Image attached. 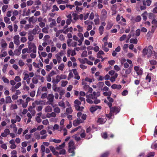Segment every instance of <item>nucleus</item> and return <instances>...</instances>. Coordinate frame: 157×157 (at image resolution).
I'll return each mask as SVG.
<instances>
[{
    "label": "nucleus",
    "mask_w": 157,
    "mask_h": 157,
    "mask_svg": "<svg viewBox=\"0 0 157 157\" xmlns=\"http://www.w3.org/2000/svg\"><path fill=\"white\" fill-rule=\"evenodd\" d=\"M152 49L153 47L151 45L149 46L147 49L144 48L142 52L143 56H145L147 55L148 58L150 57L152 54Z\"/></svg>",
    "instance_id": "1"
},
{
    "label": "nucleus",
    "mask_w": 157,
    "mask_h": 157,
    "mask_svg": "<svg viewBox=\"0 0 157 157\" xmlns=\"http://www.w3.org/2000/svg\"><path fill=\"white\" fill-rule=\"evenodd\" d=\"M28 49L29 52L33 53L36 52V47L34 43H32L31 42L28 41Z\"/></svg>",
    "instance_id": "2"
},
{
    "label": "nucleus",
    "mask_w": 157,
    "mask_h": 157,
    "mask_svg": "<svg viewBox=\"0 0 157 157\" xmlns=\"http://www.w3.org/2000/svg\"><path fill=\"white\" fill-rule=\"evenodd\" d=\"M121 109L119 107L114 106L110 109V113L113 114L114 113L117 114L120 112Z\"/></svg>",
    "instance_id": "3"
},
{
    "label": "nucleus",
    "mask_w": 157,
    "mask_h": 157,
    "mask_svg": "<svg viewBox=\"0 0 157 157\" xmlns=\"http://www.w3.org/2000/svg\"><path fill=\"white\" fill-rule=\"evenodd\" d=\"M67 45L69 47H75L78 45L77 42L72 41L71 39H68L67 40Z\"/></svg>",
    "instance_id": "4"
},
{
    "label": "nucleus",
    "mask_w": 157,
    "mask_h": 157,
    "mask_svg": "<svg viewBox=\"0 0 157 157\" xmlns=\"http://www.w3.org/2000/svg\"><path fill=\"white\" fill-rule=\"evenodd\" d=\"M13 42L14 44L17 46L20 44V36L18 35H15L13 37Z\"/></svg>",
    "instance_id": "5"
},
{
    "label": "nucleus",
    "mask_w": 157,
    "mask_h": 157,
    "mask_svg": "<svg viewBox=\"0 0 157 157\" xmlns=\"http://www.w3.org/2000/svg\"><path fill=\"white\" fill-rule=\"evenodd\" d=\"M63 55V51H60L55 56L58 62L60 63L61 62V57Z\"/></svg>",
    "instance_id": "6"
},
{
    "label": "nucleus",
    "mask_w": 157,
    "mask_h": 157,
    "mask_svg": "<svg viewBox=\"0 0 157 157\" xmlns=\"http://www.w3.org/2000/svg\"><path fill=\"white\" fill-rule=\"evenodd\" d=\"M78 36L80 38L78 41V46H81L82 42L83 41L84 37L83 34L81 33H78Z\"/></svg>",
    "instance_id": "7"
},
{
    "label": "nucleus",
    "mask_w": 157,
    "mask_h": 157,
    "mask_svg": "<svg viewBox=\"0 0 157 157\" xmlns=\"http://www.w3.org/2000/svg\"><path fill=\"white\" fill-rule=\"evenodd\" d=\"M73 19L72 20L71 22L73 23H75L76 21L79 19L78 15L76 13H73L72 14Z\"/></svg>",
    "instance_id": "8"
},
{
    "label": "nucleus",
    "mask_w": 157,
    "mask_h": 157,
    "mask_svg": "<svg viewBox=\"0 0 157 157\" xmlns=\"http://www.w3.org/2000/svg\"><path fill=\"white\" fill-rule=\"evenodd\" d=\"M83 122L80 118H77L73 121V124L74 126H76L80 123H82Z\"/></svg>",
    "instance_id": "9"
},
{
    "label": "nucleus",
    "mask_w": 157,
    "mask_h": 157,
    "mask_svg": "<svg viewBox=\"0 0 157 157\" xmlns=\"http://www.w3.org/2000/svg\"><path fill=\"white\" fill-rule=\"evenodd\" d=\"M101 108V106L94 105L92 106L90 108V111L91 113H93L98 109H100Z\"/></svg>",
    "instance_id": "10"
},
{
    "label": "nucleus",
    "mask_w": 157,
    "mask_h": 157,
    "mask_svg": "<svg viewBox=\"0 0 157 157\" xmlns=\"http://www.w3.org/2000/svg\"><path fill=\"white\" fill-rule=\"evenodd\" d=\"M21 85V82H18L15 86H12L10 90L12 92H14L15 91V89L18 88Z\"/></svg>",
    "instance_id": "11"
},
{
    "label": "nucleus",
    "mask_w": 157,
    "mask_h": 157,
    "mask_svg": "<svg viewBox=\"0 0 157 157\" xmlns=\"http://www.w3.org/2000/svg\"><path fill=\"white\" fill-rule=\"evenodd\" d=\"M101 17L102 19H105L107 17V12L106 11L105 9H103L102 10L101 15Z\"/></svg>",
    "instance_id": "12"
},
{
    "label": "nucleus",
    "mask_w": 157,
    "mask_h": 157,
    "mask_svg": "<svg viewBox=\"0 0 157 157\" xmlns=\"http://www.w3.org/2000/svg\"><path fill=\"white\" fill-rule=\"evenodd\" d=\"M131 69H122L121 72V73H124V72H125V74L123 75L122 76L126 78L127 77V75L131 73Z\"/></svg>",
    "instance_id": "13"
},
{
    "label": "nucleus",
    "mask_w": 157,
    "mask_h": 157,
    "mask_svg": "<svg viewBox=\"0 0 157 157\" xmlns=\"http://www.w3.org/2000/svg\"><path fill=\"white\" fill-rule=\"evenodd\" d=\"M76 54V53L74 50H68L67 51V56L70 57V55L72 56H74Z\"/></svg>",
    "instance_id": "14"
},
{
    "label": "nucleus",
    "mask_w": 157,
    "mask_h": 157,
    "mask_svg": "<svg viewBox=\"0 0 157 157\" xmlns=\"http://www.w3.org/2000/svg\"><path fill=\"white\" fill-rule=\"evenodd\" d=\"M104 54L105 53L103 51L101 50L98 52L97 55V58L102 59L101 60L102 62L103 61L104 59H105V58H103V57L101 56L102 55H104Z\"/></svg>",
    "instance_id": "15"
},
{
    "label": "nucleus",
    "mask_w": 157,
    "mask_h": 157,
    "mask_svg": "<svg viewBox=\"0 0 157 157\" xmlns=\"http://www.w3.org/2000/svg\"><path fill=\"white\" fill-rule=\"evenodd\" d=\"M142 2L143 5L145 6H149L151 5V0H143Z\"/></svg>",
    "instance_id": "16"
},
{
    "label": "nucleus",
    "mask_w": 157,
    "mask_h": 157,
    "mask_svg": "<svg viewBox=\"0 0 157 157\" xmlns=\"http://www.w3.org/2000/svg\"><path fill=\"white\" fill-rule=\"evenodd\" d=\"M76 147H74L73 148H69L68 152L69 153H71L72 154L70 155L71 156H74L75 155V152L74 150L76 149Z\"/></svg>",
    "instance_id": "17"
},
{
    "label": "nucleus",
    "mask_w": 157,
    "mask_h": 157,
    "mask_svg": "<svg viewBox=\"0 0 157 157\" xmlns=\"http://www.w3.org/2000/svg\"><path fill=\"white\" fill-rule=\"evenodd\" d=\"M107 119L105 118H98L97 122L101 124H103L106 121Z\"/></svg>",
    "instance_id": "18"
},
{
    "label": "nucleus",
    "mask_w": 157,
    "mask_h": 157,
    "mask_svg": "<svg viewBox=\"0 0 157 157\" xmlns=\"http://www.w3.org/2000/svg\"><path fill=\"white\" fill-rule=\"evenodd\" d=\"M60 79L59 78V75H57L56 77V79H53L52 82L54 84H56L60 81Z\"/></svg>",
    "instance_id": "19"
},
{
    "label": "nucleus",
    "mask_w": 157,
    "mask_h": 157,
    "mask_svg": "<svg viewBox=\"0 0 157 157\" xmlns=\"http://www.w3.org/2000/svg\"><path fill=\"white\" fill-rule=\"evenodd\" d=\"M96 93H97L96 92L94 91L93 93V94H90L88 96H89V97L90 98L92 99H97V96L96 95Z\"/></svg>",
    "instance_id": "20"
},
{
    "label": "nucleus",
    "mask_w": 157,
    "mask_h": 157,
    "mask_svg": "<svg viewBox=\"0 0 157 157\" xmlns=\"http://www.w3.org/2000/svg\"><path fill=\"white\" fill-rule=\"evenodd\" d=\"M48 101H49L50 102H53L54 100V96L53 94H49L47 98Z\"/></svg>",
    "instance_id": "21"
},
{
    "label": "nucleus",
    "mask_w": 157,
    "mask_h": 157,
    "mask_svg": "<svg viewBox=\"0 0 157 157\" xmlns=\"http://www.w3.org/2000/svg\"><path fill=\"white\" fill-rule=\"evenodd\" d=\"M1 41V44L2 47L4 48H6L7 46V44L5 40L2 39Z\"/></svg>",
    "instance_id": "22"
},
{
    "label": "nucleus",
    "mask_w": 157,
    "mask_h": 157,
    "mask_svg": "<svg viewBox=\"0 0 157 157\" xmlns=\"http://www.w3.org/2000/svg\"><path fill=\"white\" fill-rule=\"evenodd\" d=\"M111 88L113 89H117L119 90L121 88V86L120 85H117L116 84H113L111 86Z\"/></svg>",
    "instance_id": "23"
},
{
    "label": "nucleus",
    "mask_w": 157,
    "mask_h": 157,
    "mask_svg": "<svg viewBox=\"0 0 157 157\" xmlns=\"http://www.w3.org/2000/svg\"><path fill=\"white\" fill-rule=\"evenodd\" d=\"M152 28L153 29H155L157 27V20L155 19H154L152 21Z\"/></svg>",
    "instance_id": "24"
},
{
    "label": "nucleus",
    "mask_w": 157,
    "mask_h": 157,
    "mask_svg": "<svg viewBox=\"0 0 157 157\" xmlns=\"http://www.w3.org/2000/svg\"><path fill=\"white\" fill-rule=\"evenodd\" d=\"M39 29L40 28L38 26H37L35 28L32 30V33L34 35H36Z\"/></svg>",
    "instance_id": "25"
},
{
    "label": "nucleus",
    "mask_w": 157,
    "mask_h": 157,
    "mask_svg": "<svg viewBox=\"0 0 157 157\" xmlns=\"http://www.w3.org/2000/svg\"><path fill=\"white\" fill-rule=\"evenodd\" d=\"M65 146V142H63L62 144L59 145L58 146L56 147L55 149L56 150L62 149Z\"/></svg>",
    "instance_id": "26"
},
{
    "label": "nucleus",
    "mask_w": 157,
    "mask_h": 157,
    "mask_svg": "<svg viewBox=\"0 0 157 157\" xmlns=\"http://www.w3.org/2000/svg\"><path fill=\"white\" fill-rule=\"evenodd\" d=\"M52 107L50 106H48L45 108V112H51L52 111Z\"/></svg>",
    "instance_id": "27"
},
{
    "label": "nucleus",
    "mask_w": 157,
    "mask_h": 157,
    "mask_svg": "<svg viewBox=\"0 0 157 157\" xmlns=\"http://www.w3.org/2000/svg\"><path fill=\"white\" fill-rule=\"evenodd\" d=\"M12 102L11 98L10 96H7L6 98L5 103L6 104L10 103Z\"/></svg>",
    "instance_id": "28"
},
{
    "label": "nucleus",
    "mask_w": 157,
    "mask_h": 157,
    "mask_svg": "<svg viewBox=\"0 0 157 157\" xmlns=\"http://www.w3.org/2000/svg\"><path fill=\"white\" fill-rule=\"evenodd\" d=\"M147 13L146 11H145L141 14V16L143 17V20L146 21L147 20Z\"/></svg>",
    "instance_id": "29"
},
{
    "label": "nucleus",
    "mask_w": 157,
    "mask_h": 157,
    "mask_svg": "<svg viewBox=\"0 0 157 157\" xmlns=\"http://www.w3.org/2000/svg\"><path fill=\"white\" fill-rule=\"evenodd\" d=\"M104 28L103 27H102V26H100L99 27L98 30L100 34L101 35H102L103 34L104 32Z\"/></svg>",
    "instance_id": "30"
},
{
    "label": "nucleus",
    "mask_w": 157,
    "mask_h": 157,
    "mask_svg": "<svg viewBox=\"0 0 157 157\" xmlns=\"http://www.w3.org/2000/svg\"><path fill=\"white\" fill-rule=\"evenodd\" d=\"M68 147L69 148H73L74 147H75L74 145V141L72 140H71L68 143Z\"/></svg>",
    "instance_id": "31"
},
{
    "label": "nucleus",
    "mask_w": 157,
    "mask_h": 157,
    "mask_svg": "<svg viewBox=\"0 0 157 157\" xmlns=\"http://www.w3.org/2000/svg\"><path fill=\"white\" fill-rule=\"evenodd\" d=\"M4 20L5 22L7 24H10L11 23L10 18L7 17H4Z\"/></svg>",
    "instance_id": "32"
},
{
    "label": "nucleus",
    "mask_w": 157,
    "mask_h": 157,
    "mask_svg": "<svg viewBox=\"0 0 157 157\" xmlns=\"http://www.w3.org/2000/svg\"><path fill=\"white\" fill-rule=\"evenodd\" d=\"M52 21L50 25V27L51 28H52L54 26H55L56 25V23L55 20L52 19Z\"/></svg>",
    "instance_id": "33"
},
{
    "label": "nucleus",
    "mask_w": 157,
    "mask_h": 157,
    "mask_svg": "<svg viewBox=\"0 0 157 157\" xmlns=\"http://www.w3.org/2000/svg\"><path fill=\"white\" fill-rule=\"evenodd\" d=\"M59 10L58 7L56 6V5H54L52 6V12H54L55 11H58Z\"/></svg>",
    "instance_id": "34"
},
{
    "label": "nucleus",
    "mask_w": 157,
    "mask_h": 157,
    "mask_svg": "<svg viewBox=\"0 0 157 157\" xmlns=\"http://www.w3.org/2000/svg\"><path fill=\"white\" fill-rule=\"evenodd\" d=\"M138 40L136 38H132L130 40V42L131 43L136 44L137 43Z\"/></svg>",
    "instance_id": "35"
},
{
    "label": "nucleus",
    "mask_w": 157,
    "mask_h": 157,
    "mask_svg": "<svg viewBox=\"0 0 157 157\" xmlns=\"http://www.w3.org/2000/svg\"><path fill=\"white\" fill-rule=\"evenodd\" d=\"M112 94V92L110 91L109 92H103V94L105 96H108V97H110Z\"/></svg>",
    "instance_id": "36"
},
{
    "label": "nucleus",
    "mask_w": 157,
    "mask_h": 157,
    "mask_svg": "<svg viewBox=\"0 0 157 157\" xmlns=\"http://www.w3.org/2000/svg\"><path fill=\"white\" fill-rule=\"evenodd\" d=\"M113 25V24L111 22H109L107 25L106 26V29H110Z\"/></svg>",
    "instance_id": "37"
},
{
    "label": "nucleus",
    "mask_w": 157,
    "mask_h": 157,
    "mask_svg": "<svg viewBox=\"0 0 157 157\" xmlns=\"http://www.w3.org/2000/svg\"><path fill=\"white\" fill-rule=\"evenodd\" d=\"M8 6L7 5H3L2 6V10L3 13H5L6 11V9L8 8Z\"/></svg>",
    "instance_id": "38"
},
{
    "label": "nucleus",
    "mask_w": 157,
    "mask_h": 157,
    "mask_svg": "<svg viewBox=\"0 0 157 157\" xmlns=\"http://www.w3.org/2000/svg\"><path fill=\"white\" fill-rule=\"evenodd\" d=\"M109 154V152L108 151H106L102 154L100 157H108Z\"/></svg>",
    "instance_id": "39"
},
{
    "label": "nucleus",
    "mask_w": 157,
    "mask_h": 157,
    "mask_svg": "<svg viewBox=\"0 0 157 157\" xmlns=\"http://www.w3.org/2000/svg\"><path fill=\"white\" fill-rule=\"evenodd\" d=\"M146 79L147 80H148V82H151V76L150 73H149L147 74V75L146 78Z\"/></svg>",
    "instance_id": "40"
},
{
    "label": "nucleus",
    "mask_w": 157,
    "mask_h": 157,
    "mask_svg": "<svg viewBox=\"0 0 157 157\" xmlns=\"http://www.w3.org/2000/svg\"><path fill=\"white\" fill-rule=\"evenodd\" d=\"M21 51L19 49L15 50L14 51V54L17 56L21 54Z\"/></svg>",
    "instance_id": "41"
},
{
    "label": "nucleus",
    "mask_w": 157,
    "mask_h": 157,
    "mask_svg": "<svg viewBox=\"0 0 157 157\" xmlns=\"http://www.w3.org/2000/svg\"><path fill=\"white\" fill-rule=\"evenodd\" d=\"M82 57H86L87 56V52L86 51H83L81 54Z\"/></svg>",
    "instance_id": "42"
},
{
    "label": "nucleus",
    "mask_w": 157,
    "mask_h": 157,
    "mask_svg": "<svg viewBox=\"0 0 157 157\" xmlns=\"http://www.w3.org/2000/svg\"><path fill=\"white\" fill-rule=\"evenodd\" d=\"M138 75H142L143 71L141 69H134Z\"/></svg>",
    "instance_id": "43"
},
{
    "label": "nucleus",
    "mask_w": 157,
    "mask_h": 157,
    "mask_svg": "<svg viewBox=\"0 0 157 157\" xmlns=\"http://www.w3.org/2000/svg\"><path fill=\"white\" fill-rule=\"evenodd\" d=\"M82 128V127L81 126H78L77 127H76V128L73 129L72 130H71V133H74V132L77 131L79 129V128Z\"/></svg>",
    "instance_id": "44"
},
{
    "label": "nucleus",
    "mask_w": 157,
    "mask_h": 157,
    "mask_svg": "<svg viewBox=\"0 0 157 157\" xmlns=\"http://www.w3.org/2000/svg\"><path fill=\"white\" fill-rule=\"evenodd\" d=\"M59 155H64L66 154V150L63 149L59 151Z\"/></svg>",
    "instance_id": "45"
},
{
    "label": "nucleus",
    "mask_w": 157,
    "mask_h": 157,
    "mask_svg": "<svg viewBox=\"0 0 157 157\" xmlns=\"http://www.w3.org/2000/svg\"><path fill=\"white\" fill-rule=\"evenodd\" d=\"M28 39L29 40L28 41L31 42L34 39L33 36L32 34H30L28 36Z\"/></svg>",
    "instance_id": "46"
},
{
    "label": "nucleus",
    "mask_w": 157,
    "mask_h": 157,
    "mask_svg": "<svg viewBox=\"0 0 157 157\" xmlns=\"http://www.w3.org/2000/svg\"><path fill=\"white\" fill-rule=\"evenodd\" d=\"M32 82L33 83L36 84L38 82V80L37 77H34L32 79Z\"/></svg>",
    "instance_id": "47"
},
{
    "label": "nucleus",
    "mask_w": 157,
    "mask_h": 157,
    "mask_svg": "<svg viewBox=\"0 0 157 157\" xmlns=\"http://www.w3.org/2000/svg\"><path fill=\"white\" fill-rule=\"evenodd\" d=\"M7 55V52L4 51L2 52V53L0 55V58H2V57H5Z\"/></svg>",
    "instance_id": "48"
},
{
    "label": "nucleus",
    "mask_w": 157,
    "mask_h": 157,
    "mask_svg": "<svg viewBox=\"0 0 157 157\" xmlns=\"http://www.w3.org/2000/svg\"><path fill=\"white\" fill-rule=\"evenodd\" d=\"M30 28H32L30 24L26 25L24 27V29L26 31H27Z\"/></svg>",
    "instance_id": "49"
},
{
    "label": "nucleus",
    "mask_w": 157,
    "mask_h": 157,
    "mask_svg": "<svg viewBox=\"0 0 157 157\" xmlns=\"http://www.w3.org/2000/svg\"><path fill=\"white\" fill-rule=\"evenodd\" d=\"M27 52L28 53H30V52H29L28 48H25L23 49L22 51V54H25L26 52Z\"/></svg>",
    "instance_id": "50"
},
{
    "label": "nucleus",
    "mask_w": 157,
    "mask_h": 157,
    "mask_svg": "<svg viewBox=\"0 0 157 157\" xmlns=\"http://www.w3.org/2000/svg\"><path fill=\"white\" fill-rule=\"evenodd\" d=\"M50 38V36L48 35L45 36L44 37L43 40L44 42H47L48 40Z\"/></svg>",
    "instance_id": "51"
},
{
    "label": "nucleus",
    "mask_w": 157,
    "mask_h": 157,
    "mask_svg": "<svg viewBox=\"0 0 157 157\" xmlns=\"http://www.w3.org/2000/svg\"><path fill=\"white\" fill-rule=\"evenodd\" d=\"M148 15V18L150 19H152L154 18V15L152 13H149Z\"/></svg>",
    "instance_id": "52"
},
{
    "label": "nucleus",
    "mask_w": 157,
    "mask_h": 157,
    "mask_svg": "<svg viewBox=\"0 0 157 157\" xmlns=\"http://www.w3.org/2000/svg\"><path fill=\"white\" fill-rule=\"evenodd\" d=\"M141 19V17L140 16H137L135 18V21L136 22H139Z\"/></svg>",
    "instance_id": "53"
},
{
    "label": "nucleus",
    "mask_w": 157,
    "mask_h": 157,
    "mask_svg": "<svg viewBox=\"0 0 157 157\" xmlns=\"http://www.w3.org/2000/svg\"><path fill=\"white\" fill-rule=\"evenodd\" d=\"M78 135L77 134H76L74 136V138L75 140H76L77 142L79 141L81 139L80 137L79 136H78Z\"/></svg>",
    "instance_id": "54"
},
{
    "label": "nucleus",
    "mask_w": 157,
    "mask_h": 157,
    "mask_svg": "<svg viewBox=\"0 0 157 157\" xmlns=\"http://www.w3.org/2000/svg\"><path fill=\"white\" fill-rule=\"evenodd\" d=\"M54 111L55 113H59L60 112V109L58 107H56L54 109Z\"/></svg>",
    "instance_id": "55"
},
{
    "label": "nucleus",
    "mask_w": 157,
    "mask_h": 157,
    "mask_svg": "<svg viewBox=\"0 0 157 157\" xmlns=\"http://www.w3.org/2000/svg\"><path fill=\"white\" fill-rule=\"evenodd\" d=\"M34 3V2L32 0H29L27 2V5L28 6H30L32 5Z\"/></svg>",
    "instance_id": "56"
},
{
    "label": "nucleus",
    "mask_w": 157,
    "mask_h": 157,
    "mask_svg": "<svg viewBox=\"0 0 157 157\" xmlns=\"http://www.w3.org/2000/svg\"><path fill=\"white\" fill-rule=\"evenodd\" d=\"M155 154L154 152H152L149 153L147 156V157H153Z\"/></svg>",
    "instance_id": "57"
},
{
    "label": "nucleus",
    "mask_w": 157,
    "mask_h": 157,
    "mask_svg": "<svg viewBox=\"0 0 157 157\" xmlns=\"http://www.w3.org/2000/svg\"><path fill=\"white\" fill-rule=\"evenodd\" d=\"M66 111L69 113H71L72 112V110L71 107L67 108L66 109Z\"/></svg>",
    "instance_id": "58"
},
{
    "label": "nucleus",
    "mask_w": 157,
    "mask_h": 157,
    "mask_svg": "<svg viewBox=\"0 0 157 157\" xmlns=\"http://www.w3.org/2000/svg\"><path fill=\"white\" fill-rule=\"evenodd\" d=\"M58 4H64L66 3L63 0H56Z\"/></svg>",
    "instance_id": "59"
},
{
    "label": "nucleus",
    "mask_w": 157,
    "mask_h": 157,
    "mask_svg": "<svg viewBox=\"0 0 157 157\" xmlns=\"http://www.w3.org/2000/svg\"><path fill=\"white\" fill-rule=\"evenodd\" d=\"M77 27L78 29V31L79 32H82L83 31V28L79 25H78Z\"/></svg>",
    "instance_id": "60"
},
{
    "label": "nucleus",
    "mask_w": 157,
    "mask_h": 157,
    "mask_svg": "<svg viewBox=\"0 0 157 157\" xmlns=\"http://www.w3.org/2000/svg\"><path fill=\"white\" fill-rule=\"evenodd\" d=\"M74 107H75V109L77 111H79L81 110H82V109H81V107L79 105H74Z\"/></svg>",
    "instance_id": "61"
},
{
    "label": "nucleus",
    "mask_w": 157,
    "mask_h": 157,
    "mask_svg": "<svg viewBox=\"0 0 157 157\" xmlns=\"http://www.w3.org/2000/svg\"><path fill=\"white\" fill-rule=\"evenodd\" d=\"M41 4V2L39 0H36L34 2V5L39 6Z\"/></svg>",
    "instance_id": "62"
},
{
    "label": "nucleus",
    "mask_w": 157,
    "mask_h": 157,
    "mask_svg": "<svg viewBox=\"0 0 157 157\" xmlns=\"http://www.w3.org/2000/svg\"><path fill=\"white\" fill-rule=\"evenodd\" d=\"M127 36L125 34L123 35L120 38V40L121 41L124 40L126 38Z\"/></svg>",
    "instance_id": "63"
},
{
    "label": "nucleus",
    "mask_w": 157,
    "mask_h": 157,
    "mask_svg": "<svg viewBox=\"0 0 157 157\" xmlns=\"http://www.w3.org/2000/svg\"><path fill=\"white\" fill-rule=\"evenodd\" d=\"M17 106L16 104H12L10 107V109H17Z\"/></svg>",
    "instance_id": "64"
}]
</instances>
